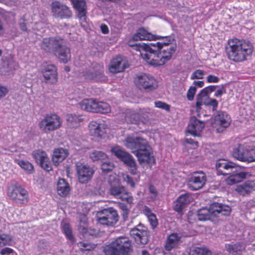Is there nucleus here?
<instances>
[{
	"label": "nucleus",
	"instance_id": "nucleus-42",
	"mask_svg": "<svg viewBox=\"0 0 255 255\" xmlns=\"http://www.w3.org/2000/svg\"><path fill=\"white\" fill-rule=\"evenodd\" d=\"M90 158L93 161L104 160L107 158V154L102 151L94 150L90 152L89 154Z\"/></svg>",
	"mask_w": 255,
	"mask_h": 255
},
{
	"label": "nucleus",
	"instance_id": "nucleus-12",
	"mask_svg": "<svg viewBox=\"0 0 255 255\" xmlns=\"http://www.w3.org/2000/svg\"><path fill=\"white\" fill-rule=\"evenodd\" d=\"M230 212V210H215V208H200L198 211V218L200 221L213 220L216 217H220V215H227Z\"/></svg>",
	"mask_w": 255,
	"mask_h": 255
},
{
	"label": "nucleus",
	"instance_id": "nucleus-34",
	"mask_svg": "<svg viewBox=\"0 0 255 255\" xmlns=\"http://www.w3.org/2000/svg\"><path fill=\"white\" fill-rule=\"evenodd\" d=\"M215 120L224 128L229 127L231 124V120L230 116L226 112L219 111L215 117Z\"/></svg>",
	"mask_w": 255,
	"mask_h": 255
},
{
	"label": "nucleus",
	"instance_id": "nucleus-15",
	"mask_svg": "<svg viewBox=\"0 0 255 255\" xmlns=\"http://www.w3.org/2000/svg\"><path fill=\"white\" fill-rule=\"evenodd\" d=\"M142 58L150 65L154 66H162L160 62V57H159L158 50L151 46V43L148 46H146V49Z\"/></svg>",
	"mask_w": 255,
	"mask_h": 255
},
{
	"label": "nucleus",
	"instance_id": "nucleus-43",
	"mask_svg": "<svg viewBox=\"0 0 255 255\" xmlns=\"http://www.w3.org/2000/svg\"><path fill=\"white\" fill-rule=\"evenodd\" d=\"M62 231L65 234L66 238L70 240L72 243H74L75 240L72 234V229L69 223H64L62 224Z\"/></svg>",
	"mask_w": 255,
	"mask_h": 255
},
{
	"label": "nucleus",
	"instance_id": "nucleus-40",
	"mask_svg": "<svg viewBox=\"0 0 255 255\" xmlns=\"http://www.w3.org/2000/svg\"><path fill=\"white\" fill-rule=\"evenodd\" d=\"M225 249L229 253L234 254H238L244 250L245 247L240 243L229 244L225 245Z\"/></svg>",
	"mask_w": 255,
	"mask_h": 255
},
{
	"label": "nucleus",
	"instance_id": "nucleus-30",
	"mask_svg": "<svg viewBox=\"0 0 255 255\" xmlns=\"http://www.w3.org/2000/svg\"><path fill=\"white\" fill-rule=\"evenodd\" d=\"M132 236L137 243L145 244L148 241L147 233L145 230H140L139 228H133L130 232Z\"/></svg>",
	"mask_w": 255,
	"mask_h": 255
},
{
	"label": "nucleus",
	"instance_id": "nucleus-64",
	"mask_svg": "<svg viewBox=\"0 0 255 255\" xmlns=\"http://www.w3.org/2000/svg\"><path fill=\"white\" fill-rule=\"evenodd\" d=\"M126 181L128 184H129L131 188H134L135 183L133 178L129 175H127Z\"/></svg>",
	"mask_w": 255,
	"mask_h": 255
},
{
	"label": "nucleus",
	"instance_id": "nucleus-4",
	"mask_svg": "<svg viewBox=\"0 0 255 255\" xmlns=\"http://www.w3.org/2000/svg\"><path fill=\"white\" fill-rule=\"evenodd\" d=\"M110 127V123L106 121H92L89 124V133L99 139H106L109 137Z\"/></svg>",
	"mask_w": 255,
	"mask_h": 255
},
{
	"label": "nucleus",
	"instance_id": "nucleus-28",
	"mask_svg": "<svg viewBox=\"0 0 255 255\" xmlns=\"http://www.w3.org/2000/svg\"><path fill=\"white\" fill-rule=\"evenodd\" d=\"M57 50L54 53L60 62L63 63H68L71 59V51L69 47L63 45V41Z\"/></svg>",
	"mask_w": 255,
	"mask_h": 255
},
{
	"label": "nucleus",
	"instance_id": "nucleus-23",
	"mask_svg": "<svg viewBox=\"0 0 255 255\" xmlns=\"http://www.w3.org/2000/svg\"><path fill=\"white\" fill-rule=\"evenodd\" d=\"M204 127V122L198 120L195 117H192L188 126L187 132L194 136H200Z\"/></svg>",
	"mask_w": 255,
	"mask_h": 255
},
{
	"label": "nucleus",
	"instance_id": "nucleus-10",
	"mask_svg": "<svg viewBox=\"0 0 255 255\" xmlns=\"http://www.w3.org/2000/svg\"><path fill=\"white\" fill-rule=\"evenodd\" d=\"M131 243L127 237H119L113 242V255H128Z\"/></svg>",
	"mask_w": 255,
	"mask_h": 255
},
{
	"label": "nucleus",
	"instance_id": "nucleus-61",
	"mask_svg": "<svg viewBox=\"0 0 255 255\" xmlns=\"http://www.w3.org/2000/svg\"><path fill=\"white\" fill-rule=\"evenodd\" d=\"M13 250L8 247H5L1 250L0 251V255H9L13 253Z\"/></svg>",
	"mask_w": 255,
	"mask_h": 255
},
{
	"label": "nucleus",
	"instance_id": "nucleus-27",
	"mask_svg": "<svg viewBox=\"0 0 255 255\" xmlns=\"http://www.w3.org/2000/svg\"><path fill=\"white\" fill-rule=\"evenodd\" d=\"M128 66V60L123 56H119L113 59V73L123 72Z\"/></svg>",
	"mask_w": 255,
	"mask_h": 255
},
{
	"label": "nucleus",
	"instance_id": "nucleus-11",
	"mask_svg": "<svg viewBox=\"0 0 255 255\" xmlns=\"http://www.w3.org/2000/svg\"><path fill=\"white\" fill-rule=\"evenodd\" d=\"M53 15L60 19H68L71 17L72 11L66 4L59 1H54L51 3Z\"/></svg>",
	"mask_w": 255,
	"mask_h": 255
},
{
	"label": "nucleus",
	"instance_id": "nucleus-38",
	"mask_svg": "<svg viewBox=\"0 0 255 255\" xmlns=\"http://www.w3.org/2000/svg\"><path fill=\"white\" fill-rule=\"evenodd\" d=\"M180 239V237L178 234L173 233L170 235L166 241L165 249L167 251H170L175 248L178 244Z\"/></svg>",
	"mask_w": 255,
	"mask_h": 255
},
{
	"label": "nucleus",
	"instance_id": "nucleus-35",
	"mask_svg": "<svg viewBox=\"0 0 255 255\" xmlns=\"http://www.w3.org/2000/svg\"><path fill=\"white\" fill-rule=\"evenodd\" d=\"M95 103V99H85L79 103V105L82 110L94 113Z\"/></svg>",
	"mask_w": 255,
	"mask_h": 255
},
{
	"label": "nucleus",
	"instance_id": "nucleus-2",
	"mask_svg": "<svg viewBox=\"0 0 255 255\" xmlns=\"http://www.w3.org/2000/svg\"><path fill=\"white\" fill-rule=\"evenodd\" d=\"M228 58L236 63L245 61L253 52L254 47L249 41L233 38L228 39L225 46Z\"/></svg>",
	"mask_w": 255,
	"mask_h": 255
},
{
	"label": "nucleus",
	"instance_id": "nucleus-32",
	"mask_svg": "<svg viewBox=\"0 0 255 255\" xmlns=\"http://www.w3.org/2000/svg\"><path fill=\"white\" fill-rule=\"evenodd\" d=\"M68 150L63 148L55 149L53 152L52 161L55 165L57 166L59 163L63 161L68 155Z\"/></svg>",
	"mask_w": 255,
	"mask_h": 255
},
{
	"label": "nucleus",
	"instance_id": "nucleus-36",
	"mask_svg": "<svg viewBox=\"0 0 255 255\" xmlns=\"http://www.w3.org/2000/svg\"><path fill=\"white\" fill-rule=\"evenodd\" d=\"M193 198L189 193H185L181 195L176 199L175 207H183L192 202Z\"/></svg>",
	"mask_w": 255,
	"mask_h": 255
},
{
	"label": "nucleus",
	"instance_id": "nucleus-6",
	"mask_svg": "<svg viewBox=\"0 0 255 255\" xmlns=\"http://www.w3.org/2000/svg\"><path fill=\"white\" fill-rule=\"evenodd\" d=\"M7 194L10 199L20 204H25L28 202V192L18 183L9 185Z\"/></svg>",
	"mask_w": 255,
	"mask_h": 255
},
{
	"label": "nucleus",
	"instance_id": "nucleus-63",
	"mask_svg": "<svg viewBox=\"0 0 255 255\" xmlns=\"http://www.w3.org/2000/svg\"><path fill=\"white\" fill-rule=\"evenodd\" d=\"M149 190L150 193L152 194L153 197H155L157 195V191L156 188L152 184H150L149 186Z\"/></svg>",
	"mask_w": 255,
	"mask_h": 255
},
{
	"label": "nucleus",
	"instance_id": "nucleus-57",
	"mask_svg": "<svg viewBox=\"0 0 255 255\" xmlns=\"http://www.w3.org/2000/svg\"><path fill=\"white\" fill-rule=\"evenodd\" d=\"M139 113L141 114V117H140V122L144 123L147 120H148L149 117V113L147 111H144L143 110H140Z\"/></svg>",
	"mask_w": 255,
	"mask_h": 255
},
{
	"label": "nucleus",
	"instance_id": "nucleus-62",
	"mask_svg": "<svg viewBox=\"0 0 255 255\" xmlns=\"http://www.w3.org/2000/svg\"><path fill=\"white\" fill-rule=\"evenodd\" d=\"M226 93V90L224 86H222L221 89H219L216 91L214 96L216 97H221L223 94Z\"/></svg>",
	"mask_w": 255,
	"mask_h": 255
},
{
	"label": "nucleus",
	"instance_id": "nucleus-5",
	"mask_svg": "<svg viewBox=\"0 0 255 255\" xmlns=\"http://www.w3.org/2000/svg\"><path fill=\"white\" fill-rule=\"evenodd\" d=\"M133 81L138 89L146 92L154 91L158 87V81L153 76L145 73L136 75Z\"/></svg>",
	"mask_w": 255,
	"mask_h": 255
},
{
	"label": "nucleus",
	"instance_id": "nucleus-46",
	"mask_svg": "<svg viewBox=\"0 0 255 255\" xmlns=\"http://www.w3.org/2000/svg\"><path fill=\"white\" fill-rule=\"evenodd\" d=\"M191 255H212L211 252L207 248L194 247L190 251Z\"/></svg>",
	"mask_w": 255,
	"mask_h": 255
},
{
	"label": "nucleus",
	"instance_id": "nucleus-19",
	"mask_svg": "<svg viewBox=\"0 0 255 255\" xmlns=\"http://www.w3.org/2000/svg\"><path fill=\"white\" fill-rule=\"evenodd\" d=\"M76 171L78 180L81 183H86L90 180L94 173L93 169L82 163L76 165Z\"/></svg>",
	"mask_w": 255,
	"mask_h": 255
},
{
	"label": "nucleus",
	"instance_id": "nucleus-48",
	"mask_svg": "<svg viewBox=\"0 0 255 255\" xmlns=\"http://www.w3.org/2000/svg\"><path fill=\"white\" fill-rule=\"evenodd\" d=\"M206 107H212V111H216L218 108L219 103L217 100L208 97L205 101H203V105Z\"/></svg>",
	"mask_w": 255,
	"mask_h": 255
},
{
	"label": "nucleus",
	"instance_id": "nucleus-3",
	"mask_svg": "<svg viewBox=\"0 0 255 255\" xmlns=\"http://www.w3.org/2000/svg\"><path fill=\"white\" fill-rule=\"evenodd\" d=\"M62 121L56 114H46L38 123L39 129L45 133H50L62 127Z\"/></svg>",
	"mask_w": 255,
	"mask_h": 255
},
{
	"label": "nucleus",
	"instance_id": "nucleus-50",
	"mask_svg": "<svg viewBox=\"0 0 255 255\" xmlns=\"http://www.w3.org/2000/svg\"><path fill=\"white\" fill-rule=\"evenodd\" d=\"M78 245L82 251H90L94 249L96 247L95 244L86 243L83 242H79Z\"/></svg>",
	"mask_w": 255,
	"mask_h": 255
},
{
	"label": "nucleus",
	"instance_id": "nucleus-24",
	"mask_svg": "<svg viewBox=\"0 0 255 255\" xmlns=\"http://www.w3.org/2000/svg\"><path fill=\"white\" fill-rule=\"evenodd\" d=\"M113 195L131 205L133 198L124 186L113 187Z\"/></svg>",
	"mask_w": 255,
	"mask_h": 255
},
{
	"label": "nucleus",
	"instance_id": "nucleus-9",
	"mask_svg": "<svg viewBox=\"0 0 255 255\" xmlns=\"http://www.w3.org/2000/svg\"><path fill=\"white\" fill-rule=\"evenodd\" d=\"M233 156L242 162L248 163L254 162L252 148H250V147L245 144H240L237 147L234 148Z\"/></svg>",
	"mask_w": 255,
	"mask_h": 255
},
{
	"label": "nucleus",
	"instance_id": "nucleus-37",
	"mask_svg": "<svg viewBox=\"0 0 255 255\" xmlns=\"http://www.w3.org/2000/svg\"><path fill=\"white\" fill-rule=\"evenodd\" d=\"M152 35L147 32L146 30L139 28L137 32L132 36V39L134 41L138 40H149L152 38Z\"/></svg>",
	"mask_w": 255,
	"mask_h": 255
},
{
	"label": "nucleus",
	"instance_id": "nucleus-22",
	"mask_svg": "<svg viewBox=\"0 0 255 255\" xmlns=\"http://www.w3.org/2000/svg\"><path fill=\"white\" fill-rule=\"evenodd\" d=\"M156 48L158 50L159 57H160V62L162 66L171 59L176 50L177 46L173 45L170 47L165 45L163 47Z\"/></svg>",
	"mask_w": 255,
	"mask_h": 255
},
{
	"label": "nucleus",
	"instance_id": "nucleus-59",
	"mask_svg": "<svg viewBox=\"0 0 255 255\" xmlns=\"http://www.w3.org/2000/svg\"><path fill=\"white\" fill-rule=\"evenodd\" d=\"M219 78L213 75H209L207 77L208 83H218L219 81Z\"/></svg>",
	"mask_w": 255,
	"mask_h": 255
},
{
	"label": "nucleus",
	"instance_id": "nucleus-49",
	"mask_svg": "<svg viewBox=\"0 0 255 255\" xmlns=\"http://www.w3.org/2000/svg\"><path fill=\"white\" fill-rule=\"evenodd\" d=\"M11 243L12 239L9 235L5 234H0V247L11 245Z\"/></svg>",
	"mask_w": 255,
	"mask_h": 255
},
{
	"label": "nucleus",
	"instance_id": "nucleus-45",
	"mask_svg": "<svg viewBox=\"0 0 255 255\" xmlns=\"http://www.w3.org/2000/svg\"><path fill=\"white\" fill-rule=\"evenodd\" d=\"M128 45L130 47H132L133 50H136V51H138L139 52V55L142 57L145 50L146 49V46H148L149 44H146L144 43H135V44H130V41L128 42Z\"/></svg>",
	"mask_w": 255,
	"mask_h": 255
},
{
	"label": "nucleus",
	"instance_id": "nucleus-17",
	"mask_svg": "<svg viewBox=\"0 0 255 255\" xmlns=\"http://www.w3.org/2000/svg\"><path fill=\"white\" fill-rule=\"evenodd\" d=\"M85 79L95 81H104L107 78L104 75V68L99 65L91 67L88 71L84 72Z\"/></svg>",
	"mask_w": 255,
	"mask_h": 255
},
{
	"label": "nucleus",
	"instance_id": "nucleus-1",
	"mask_svg": "<svg viewBox=\"0 0 255 255\" xmlns=\"http://www.w3.org/2000/svg\"><path fill=\"white\" fill-rule=\"evenodd\" d=\"M126 145L136 156L141 165L151 168L155 164L152 149L146 139L140 137H128L126 140Z\"/></svg>",
	"mask_w": 255,
	"mask_h": 255
},
{
	"label": "nucleus",
	"instance_id": "nucleus-55",
	"mask_svg": "<svg viewBox=\"0 0 255 255\" xmlns=\"http://www.w3.org/2000/svg\"><path fill=\"white\" fill-rule=\"evenodd\" d=\"M26 16L25 15H23L20 17L18 21V24L19 28L21 30L23 31H27V27L26 23Z\"/></svg>",
	"mask_w": 255,
	"mask_h": 255
},
{
	"label": "nucleus",
	"instance_id": "nucleus-21",
	"mask_svg": "<svg viewBox=\"0 0 255 255\" xmlns=\"http://www.w3.org/2000/svg\"><path fill=\"white\" fill-rule=\"evenodd\" d=\"M247 174V172L241 171V169L236 166L231 173L228 174L229 176L226 179L225 182L227 185H234L246 179Z\"/></svg>",
	"mask_w": 255,
	"mask_h": 255
},
{
	"label": "nucleus",
	"instance_id": "nucleus-7",
	"mask_svg": "<svg viewBox=\"0 0 255 255\" xmlns=\"http://www.w3.org/2000/svg\"><path fill=\"white\" fill-rule=\"evenodd\" d=\"M113 153L124 163L131 174L135 175L136 174V163L131 155L120 148L115 147H113Z\"/></svg>",
	"mask_w": 255,
	"mask_h": 255
},
{
	"label": "nucleus",
	"instance_id": "nucleus-51",
	"mask_svg": "<svg viewBox=\"0 0 255 255\" xmlns=\"http://www.w3.org/2000/svg\"><path fill=\"white\" fill-rule=\"evenodd\" d=\"M197 88L195 86H192L189 87L186 94V97L188 101H192L193 100Z\"/></svg>",
	"mask_w": 255,
	"mask_h": 255
},
{
	"label": "nucleus",
	"instance_id": "nucleus-41",
	"mask_svg": "<svg viewBox=\"0 0 255 255\" xmlns=\"http://www.w3.org/2000/svg\"><path fill=\"white\" fill-rule=\"evenodd\" d=\"M14 162L28 173H31L34 171L33 165L28 161L15 159Z\"/></svg>",
	"mask_w": 255,
	"mask_h": 255
},
{
	"label": "nucleus",
	"instance_id": "nucleus-20",
	"mask_svg": "<svg viewBox=\"0 0 255 255\" xmlns=\"http://www.w3.org/2000/svg\"><path fill=\"white\" fill-rule=\"evenodd\" d=\"M236 166L234 162L224 159H219L216 163V168L219 174L224 176L230 174Z\"/></svg>",
	"mask_w": 255,
	"mask_h": 255
},
{
	"label": "nucleus",
	"instance_id": "nucleus-25",
	"mask_svg": "<svg viewBox=\"0 0 255 255\" xmlns=\"http://www.w3.org/2000/svg\"><path fill=\"white\" fill-rule=\"evenodd\" d=\"M74 8L78 11V17L79 19L81 24L86 22L87 9L85 0H71Z\"/></svg>",
	"mask_w": 255,
	"mask_h": 255
},
{
	"label": "nucleus",
	"instance_id": "nucleus-8",
	"mask_svg": "<svg viewBox=\"0 0 255 255\" xmlns=\"http://www.w3.org/2000/svg\"><path fill=\"white\" fill-rule=\"evenodd\" d=\"M206 180V176L203 171L194 172L188 177L187 186L191 191H197L204 187Z\"/></svg>",
	"mask_w": 255,
	"mask_h": 255
},
{
	"label": "nucleus",
	"instance_id": "nucleus-44",
	"mask_svg": "<svg viewBox=\"0 0 255 255\" xmlns=\"http://www.w3.org/2000/svg\"><path fill=\"white\" fill-rule=\"evenodd\" d=\"M151 46L153 47H161L165 45L169 46H173L176 45L175 44H172V39L170 36H166L163 38L162 40L160 42H151Z\"/></svg>",
	"mask_w": 255,
	"mask_h": 255
},
{
	"label": "nucleus",
	"instance_id": "nucleus-58",
	"mask_svg": "<svg viewBox=\"0 0 255 255\" xmlns=\"http://www.w3.org/2000/svg\"><path fill=\"white\" fill-rule=\"evenodd\" d=\"M103 248V251L105 255H112V244L105 245Z\"/></svg>",
	"mask_w": 255,
	"mask_h": 255
},
{
	"label": "nucleus",
	"instance_id": "nucleus-16",
	"mask_svg": "<svg viewBox=\"0 0 255 255\" xmlns=\"http://www.w3.org/2000/svg\"><path fill=\"white\" fill-rule=\"evenodd\" d=\"M63 41V39L61 38L53 37L44 38L40 44V47L45 52L54 53L57 50V48L60 47L61 43Z\"/></svg>",
	"mask_w": 255,
	"mask_h": 255
},
{
	"label": "nucleus",
	"instance_id": "nucleus-13",
	"mask_svg": "<svg viewBox=\"0 0 255 255\" xmlns=\"http://www.w3.org/2000/svg\"><path fill=\"white\" fill-rule=\"evenodd\" d=\"M41 73L45 83L55 84L57 82V68L55 65L47 63L44 64L41 67Z\"/></svg>",
	"mask_w": 255,
	"mask_h": 255
},
{
	"label": "nucleus",
	"instance_id": "nucleus-14",
	"mask_svg": "<svg viewBox=\"0 0 255 255\" xmlns=\"http://www.w3.org/2000/svg\"><path fill=\"white\" fill-rule=\"evenodd\" d=\"M88 222L87 216L84 215L82 217V220H79V225L78 226V231L79 233L85 238H88L89 236L94 237H100L105 234V232L99 230L88 228Z\"/></svg>",
	"mask_w": 255,
	"mask_h": 255
},
{
	"label": "nucleus",
	"instance_id": "nucleus-33",
	"mask_svg": "<svg viewBox=\"0 0 255 255\" xmlns=\"http://www.w3.org/2000/svg\"><path fill=\"white\" fill-rule=\"evenodd\" d=\"M57 189L58 194L61 197H66L70 191L69 184L64 179H59L57 182Z\"/></svg>",
	"mask_w": 255,
	"mask_h": 255
},
{
	"label": "nucleus",
	"instance_id": "nucleus-54",
	"mask_svg": "<svg viewBox=\"0 0 255 255\" xmlns=\"http://www.w3.org/2000/svg\"><path fill=\"white\" fill-rule=\"evenodd\" d=\"M102 173L107 174L112 170V164L110 162H103L101 164Z\"/></svg>",
	"mask_w": 255,
	"mask_h": 255
},
{
	"label": "nucleus",
	"instance_id": "nucleus-60",
	"mask_svg": "<svg viewBox=\"0 0 255 255\" xmlns=\"http://www.w3.org/2000/svg\"><path fill=\"white\" fill-rule=\"evenodd\" d=\"M8 92V89L0 84V100L4 97Z\"/></svg>",
	"mask_w": 255,
	"mask_h": 255
},
{
	"label": "nucleus",
	"instance_id": "nucleus-52",
	"mask_svg": "<svg viewBox=\"0 0 255 255\" xmlns=\"http://www.w3.org/2000/svg\"><path fill=\"white\" fill-rule=\"evenodd\" d=\"M141 114L139 111L137 113H134L130 115V121L132 124H139L140 122Z\"/></svg>",
	"mask_w": 255,
	"mask_h": 255
},
{
	"label": "nucleus",
	"instance_id": "nucleus-31",
	"mask_svg": "<svg viewBox=\"0 0 255 255\" xmlns=\"http://www.w3.org/2000/svg\"><path fill=\"white\" fill-rule=\"evenodd\" d=\"M255 190V183L253 181H247L238 185L235 189L240 195L246 196Z\"/></svg>",
	"mask_w": 255,
	"mask_h": 255
},
{
	"label": "nucleus",
	"instance_id": "nucleus-39",
	"mask_svg": "<svg viewBox=\"0 0 255 255\" xmlns=\"http://www.w3.org/2000/svg\"><path fill=\"white\" fill-rule=\"evenodd\" d=\"M111 110V107L109 104L96 100L94 113L107 114L110 113Z\"/></svg>",
	"mask_w": 255,
	"mask_h": 255
},
{
	"label": "nucleus",
	"instance_id": "nucleus-47",
	"mask_svg": "<svg viewBox=\"0 0 255 255\" xmlns=\"http://www.w3.org/2000/svg\"><path fill=\"white\" fill-rule=\"evenodd\" d=\"M144 214L148 218L149 222L152 228H155L157 225V220L155 215L152 213L149 208H145Z\"/></svg>",
	"mask_w": 255,
	"mask_h": 255
},
{
	"label": "nucleus",
	"instance_id": "nucleus-18",
	"mask_svg": "<svg viewBox=\"0 0 255 255\" xmlns=\"http://www.w3.org/2000/svg\"><path fill=\"white\" fill-rule=\"evenodd\" d=\"M32 155L35 161L45 170L49 171L52 170L51 162L46 152L41 149L34 150Z\"/></svg>",
	"mask_w": 255,
	"mask_h": 255
},
{
	"label": "nucleus",
	"instance_id": "nucleus-26",
	"mask_svg": "<svg viewBox=\"0 0 255 255\" xmlns=\"http://www.w3.org/2000/svg\"><path fill=\"white\" fill-rule=\"evenodd\" d=\"M217 86H218L211 85L206 87L201 90L197 96V101L196 103V110L197 112H200L202 109V106L203 105L202 98L215 91Z\"/></svg>",
	"mask_w": 255,
	"mask_h": 255
},
{
	"label": "nucleus",
	"instance_id": "nucleus-29",
	"mask_svg": "<svg viewBox=\"0 0 255 255\" xmlns=\"http://www.w3.org/2000/svg\"><path fill=\"white\" fill-rule=\"evenodd\" d=\"M66 121L68 126L72 128H76L80 126L84 121L83 116L79 114L71 113L66 115Z\"/></svg>",
	"mask_w": 255,
	"mask_h": 255
},
{
	"label": "nucleus",
	"instance_id": "nucleus-53",
	"mask_svg": "<svg viewBox=\"0 0 255 255\" xmlns=\"http://www.w3.org/2000/svg\"><path fill=\"white\" fill-rule=\"evenodd\" d=\"M204 72L202 70L198 69L195 70L191 75V79H202L204 78Z\"/></svg>",
	"mask_w": 255,
	"mask_h": 255
},
{
	"label": "nucleus",
	"instance_id": "nucleus-56",
	"mask_svg": "<svg viewBox=\"0 0 255 255\" xmlns=\"http://www.w3.org/2000/svg\"><path fill=\"white\" fill-rule=\"evenodd\" d=\"M154 104L156 108H160L167 111H169L170 110V106L162 101H156L154 102Z\"/></svg>",
	"mask_w": 255,
	"mask_h": 255
}]
</instances>
